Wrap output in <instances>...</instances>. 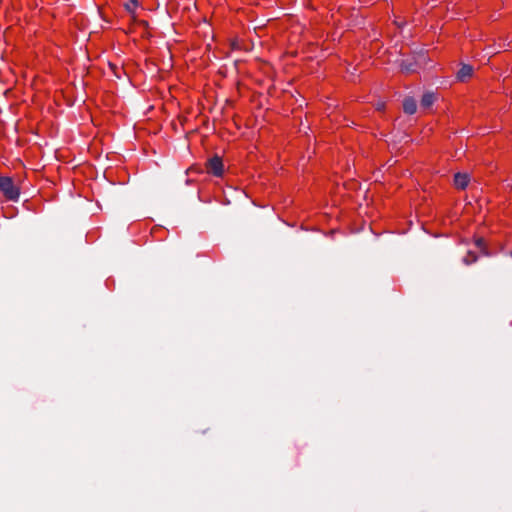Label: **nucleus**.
Returning <instances> with one entry per match:
<instances>
[{"label": "nucleus", "mask_w": 512, "mask_h": 512, "mask_svg": "<svg viewBox=\"0 0 512 512\" xmlns=\"http://www.w3.org/2000/svg\"><path fill=\"white\" fill-rule=\"evenodd\" d=\"M206 168L208 173L213 174L214 176L220 177L223 174L224 166L220 157L215 156L208 160L206 164Z\"/></svg>", "instance_id": "2"}, {"label": "nucleus", "mask_w": 512, "mask_h": 512, "mask_svg": "<svg viewBox=\"0 0 512 512\" xmlns=\"http://www.w3.org/2000/svg\"><path fill=\"white\" fill-rule=\"evenodd\" d=\"M401 67H402V70L407 72V73L415 72L417 70L416 67L413 64L407 63V61H404L402 63Z\"/></svg>", "instance_id": "9"}, {"label": "nucleus", "mask_w": 512, "mask_h": 512, "mask_svg": "<svg viewBox=\"0 0 512 512\" xmlns=\"http://www.w3.org/2000/svg\"><path fill=\"white\" fill-rule=\"evenodd\" d=\"M473 74V68L470 65L463 64L462 67L457 72V79L459 81L465 82L468 80Z\"/></svg>", "instance_id": "3"}, {"label": "nucleus", "mask_w": 512, "mask_h": 512, "mask_svg": "<svg viewBox=\"0 0 512 512\" xmlns=\"http://www.w3.org/2000/svg\"><path fill=\"white\" fill-rule=\"evenodd\" d=\"M478 259V256L474 253V252H471L469 251L467 253V255L463 258V263L465 265H471L473 263H475Z\"/></svg>", "instance_id": "7"}, {"label": "nucleus", "mask_w": 512, "mask_h": 512, "mask_svg": "<svg viewBox=\"0 0 512 512\" xmlns=\"http://www.w3.org/2000/svg\"><path fill=\"white\" fill-rule=\"evenodd\" d=\"M0 191L7 199L12 201H16L19 197V190L9 177H0Z\"/></svg>", "instance_id": "1"}, {"label": "nucleus", "mask_w": 512, "mask_h": 512, "mask_svg": "<svg viewBox=\"0 0 512 512\" xmlns=\"http://www.w3.org/2000/svg\"><path fill=\"white\" fill-rule=\"evenodd\" d=\"M403 109L407 114H414L417 110L416 101L413 98H406L403 102Z\"/></svg>", "instance_id": "5"}, {"label": "nucleus", "mask_w": 512, "mask_h": 512, "mask_svg": "<svg viewBox=\"0 0 512 512\" xmlns=\"http://www.w3.org/2000/svg\"><path fill=\"white\" fill-rule=\"evenodd\" d=\"M138 7V1L137 0H129L126 4H125V8L126 10L130 13V14H134L136 8Z\"/></svg>", "instance_id": "8"}, {"label": "nucleus", "mask_w": 512, "mask_h": 512, "mask_svg": "<svg viewBox=\"0 0 512 512\" xmlns=\"http://www.w3.org/2000/svg\"><path fill=\"white\" fill-rule=\"evenodd\" d=\"M469 183V175L466 173H457L454 176V184L459 189H465Z\"/></svg>", "instance_id": "4"}, {"label": "nucleus", "mask_w": 512, "mask_h": 512, "mask_svg": "<svg viewBox=\"0 0 512 512\" xmlns=\"http://www.w3.org/2000/svg\"><path fill=\"white\" fill-rule=\"evenodd\" d=\"M435 95L433 93H425L421 99V107L423 109L430 108L435 102Z\"/></svg>", "instance_id": "6"}]
</instances>
